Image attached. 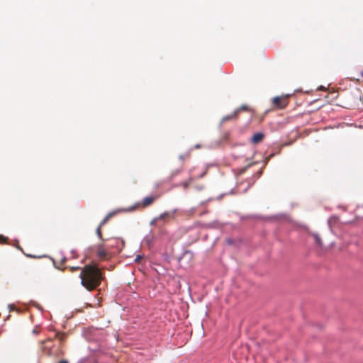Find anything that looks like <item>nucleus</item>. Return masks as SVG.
I'll list each match as a JSON object with an SVG mask.
<instances>
[{"instance_id":"obj_1","label":"nucleus","mask_w":363,"mask_h":363,"mask_svg":"<svg viewBox=\"0 0 363 363\" xmlns=\"http://www.w3.org/2000/svg\"><path fill=\"white\" fill-rule=\"evenodd\" d=\"M82 285L88 291H93L101 283L103 279L101 269L96 264L86 265L79 274Z\"/></svg>"},{"instance_id":"obj_2","label":"nucleus","mask_w":363,"mask_h":363,"mask_svg":"<svg viewBox=\"0 0 363 363\" xmlns=\"http://www.w3.org/2000/svg\"><path fill=\"white\" fill-rule=\"evenodd\" d=\"M290 95L285 94L275 96L272 99V107L274 109H284L289 102Z\"/></svg>"},{"instance_id":"obj_3","label":"nucleus","mask_w":363,"mask_h":363,"mask_svg":"<svg viewBox=\"0 0 363 363\" xmlns=\"http://www.w3.org/2000/svg\"><path fill=\"white\" fill-rule=\"evenodd\" d=\"M108 246L105 243H101L97 246L96 254L100 259H106L108 252L107 250Z\"/></svg>"},{"instance_id":"obj_4","label":"nucleus","mask_w":363,"mask_h":363,"mask_svg":"<svg viewBox=\"0 0 363 363\" xmlns=\"http://www.w3.org/2000/svg\"><path fill=\"white\" fill-rule=\"evenodd\" d=\"M159 198V195L155 196H149L143 199L141 206L143 208H146L152 205L157 199Z\"/></svg>"},{"instance_id":"obj_5","label":"nucleus","mask_w":363,"mask_h":363,"mask_svg":"<svg viewBox=\"0 0 363 363\" xmlns=\"http://www.w3.org/2000/svg\"><path fill=\"white\" fill-rule=\"evenodd\" d=\"M264 138V135L262 133H257L251 138V142L254 144L260 143Z\"/></svg>"},{"instance_id":"obj_6","label":"nucleus","mask_w":363,"mask_h":363,"mask_svg":"<svg viewBox=\"0 0 363 363\" xmlns=\"http://www.w3.org/2000/svg\"><path fill=\"white\" fill-rule=\"evenodd\" d=\"M239 114V110H235L232 114L226 116L222 118V123H225L229 120L236 119Z\"/></svg>"},{"instance_id":"obj_7","label":"nucleus","mask_w":363,"mask_h":363,"mask_svg":"<svg viewBox=\"0 0 363 363\" xmlns=\"http://www.w3.org/2000/svg\"><path fill=\"white\" fill-rule=\"evenodd\" d=\"M114 215V213H109L106 215V216L103 219V220L100 223L99 225H104L108 220Z\"/></svg>"},{"instance_id":"obj_8","label":"nucleus","mask_w":363,"mask_h":363,"mask_svg":"<svg viewBox=\"0 0 363 363\" xmlns=\"http://www.w3.org/2000/svg\"><path fill=\"white\" fill-rule=\"evenodd\" d=\"M172 216V215L170 213L165 212L161 215H160L157 218L159 220H166L167 218H169Z\"/></svg>"},{"instance_id":"obj_9","label":"nucleus","mask_w":363,"mask_h":363,"mask_svg":"<svg viewBox=\"0 0 363 363\" xmlns=\"http://www.w3.org/2000/svg\"><path fill=\"white\" fill-rule=\"evenodd\" d=\"M56 337H57L60 341L62 342L64 341L67 337L66 333H57L55 335Z\"/></svg>"},{"instance_id":"obj_10","label":"nucleus","mask_w":363,"mask_h":363,"mask_svg":"<svg viewBox=\"0 0 363 363\" xmlns=\"http://www.w3.org/2000/svg\"><path fill=\"white\" fill-rule=\"evenodd\" d=\"M101 228H102V226L99 225L96 230V235L99 237V238L101 240H104L103 237H102Z\"/></svg>"},{"instance_id":"obj_11","label":"nucleus","mask_w":363,"mask_h":363,"mask_svg":"<svg viewBox=\"0 0 363 363\" xmlns=\"http://www.w3.org/2000/svg\"><path fill=\"white\" fill-rule=\"evenodd\" d=\"M109 241L111 243L110 245H107L108 246V247H113V245H117L120 242H121L118 239H112V240H110Z\"/></svg>"},{"instance_id":"obj_12","label":"nucleus","mask_w":363,"mask_h":363,"mask_svg":"<svg viewBox=\"0 0 363 363\" xmlns=\"http://www.w3.org/2000/svg\"><path fill=\"white\" fill-rule=\"evenodd\" d=\"M191 182L192 179H189L188 181L184 182L182 183V186L184 189H187Z\"/></svg>"},{"instance_id":"obj_13","label":"nucleus","mask_w":363,"mask_h":363,"mask_svg":"<svg viewBox=\"0 0 363 363\" xmlns=\"http://www.w3.org/2000/svg\"><path fill=\"white\" fill-rule=\"evenodd\" d=\"M237 110H239V113H240L241 111H248L249 108H248V106L247 105H242Z\"/></svg>"},{"instance_id":"obj_14","label":"nucleus","mask_w":363,"mask_h":363,"mask_svg":"<svg viewBox=\"0 0 363 363\" xmlns=\"http://www.w3.org/2000/svg\"><path fill=\"white\" fill-rule=\"evenodd\" d=\"M8 238L0 235V243H6Z\"/></svg>"},{"instance_id":"obj_15","label":"nucleus","mask_w":363,"mask_h":363,"mask_svg":"<svg viewBox=\"0 0 363 363\" xmlns=\"http://www.w3.org/2000/svg\"><path fill=\"white\" fill-rule=\"evenodd\" d=\"M313 237H314V239H315L316 243L318 244V245H320V237L318 235H316V234L314 235Z\"/></svg>"},{"instance_id":"obj_16","label":"nucleus","mask_w":363,"mask_h":363,"mask_svg":"<svg viewBox=\"0 0 363 363\" xmlns=\"http://www.w3.org/2000/svg\"><path fill=\"white\" fill-rule=\"evenodd\" d=\"M143 258V257L142 255H137V257L135 258V262L139 263Z\"/></svg>"},{"instance_id":"obj_17","label":"nucleus","mask_w":363,"mask_h":363,"mask_svg":"<svg viewBox=\"0 0 363 363\" xmlns=\"http://www.w3.org/2000/svg\"><path fill=\"white\" fill-rule=\"evenodd\" d=\"M336 220H337V218H335V217L330 218L328 220L329 225H331L332 222L335 223L336 221Z\"/></svg>"},{"instance_id":"obj_18","label":"nucleus","mask_w":363,"mask_h":363,"mask_svg":"<svg viewBox=\"0 0 363 363\" xmlns=\"http://www.w3.org/2000/svg\"><path fill=\"white\" fill-rule=\"evenodd\" d=\"M159 221L157 217L155 218L151 222H150V225H155L156 224V223Z\"/></svg>"},{"instance_id":"obj_19","label":"nucleus","mask_w":363,"mask_h":363,"mask_svg":"<svg viewBox=\"0 0 363 363\" xmlns=\"http://www.w3.org/2000/svg\"><path fill=\"white\" fill-rule=\"evenodd\" d=\"M80 269L81 268L79 267H70V271L71 272H74V271Z\"/></svg>"},{"instance_id":"obj_20","label":"nucleus","mask_w":363,"mask_h":363,"mask_svg":"<svg viewBox=\"0 0 363 363\" xmlns=\"http://www.w3.org/2000/svg\"><path fill=\"white\" fill-rule=\"evenodd\" d=\"M357 211L358 213H361L362 211H363V206H359ZM362 217L363 218V216Z\"/></svg>"},{"instance_id":"obj_21","label":"nucleus","mask_w":363,"mask_h":363,"mask_svg":"<svg viewBox=\"0 0 363 363\" xmlns=\"http://www.w3.org/2000/svg\"><path fill=\"white\" fill-rule=\"evenodd\" d=\"M58 363H69V362L66 359L60 360Z\"/></svg>"},{"instance_id":"obj_22","label":"nucleus","mask_w":363,"mask_h":363,"mask_svg":"<svg viewBox=\"0 0 363 363\" xmlns=\"http://www.w3.org/2000/svg\"><path fill=\"white\" fill-rule=\"evenodd\" d=\"M26 256L28 257H35L34 256L30 255H26Z\"/></svg>"},{"instance_id":"obj_23","label":"nucleus","mask_w":363,"mask_h":363,"mask_svg":"<svg viewBox=\"0 0 363 363\" xmlns=\"http://www.w3.org/2000/svg\"><path fill=\"white\" fill-rule=\"evenodd\" d=\"M196 148H199V147H200V145H196Z\"/></svg>"},{"instance_id":"obj_24","label":"nucleus","mask_w":363,"mask_h":363,"mask_svg":"<svg viewBox=\"0 0 363 363\" xmlns=\"http://www.w3.org/2000/svg\"><path fill=\"white\" fill-rule=\"evenodd\" d=\"M47 341H50V340H45V341H43V343L44 344V343H45Z\"/></svg>"},{"instance_id":"obj_25","label":"nucleus","mask_w":363,"mask_h":363,"mask_svg":"<svg viewBox=\"0 0 363 363\" xmlns=\"http://www.w3.org/2000/svg\"><path fill=\"white\" fill-rule=\"evenodd\" d=\"M361 75L363 77V70L361 72Z\"/></svg>"}]
</instances>
